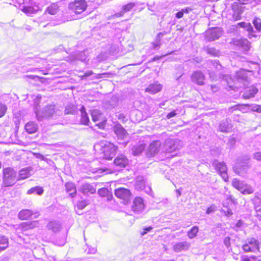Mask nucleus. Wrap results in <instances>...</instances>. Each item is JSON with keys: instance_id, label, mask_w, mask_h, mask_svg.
Wrapping results in <instances>:
<instances>
[{"instance_id": "f257e3e1", "label": "nucleus", "mask_w": 261, "mask_h": 261, "mask_svg": "<svg viewBox=\"0 0 261 261\" xmlns=\"http://www.w3.org/2000/svg\"><path fill=\"white\" fill-rule=\"evenodd\" d=\"M95 148H99L101 154L100 158L106 160H111L116 153L117 147L114 144L107 141H101L99 144L95 146Z\"/></svg>"}, {"instance_id": "f03ea898", "label": "nucleus", "mask_w": 261, "mask_h": 261, "mask_svg": "<svg viewBox=\"0 0 261 261\" xmlns=\"http://www.w3.org/2000/svg\"><path fill=\"white\" fill-rule=\"evenodd\" d=\"M36 117L39 121L44 118H48L56 115H60L61 111L57 109L55 105H47L42 109H35Z\"/></svg>"}, {"instance_id": "7ed1b4c3", "label": "nucleus", "mask_w": 261, "mask_h": 261, "mask_svg": "<svg viewBox=\"0 0 261 261\" xmlns=\"http://www.w3.org/2000/svg\"><path fill=\"white\" fill-rule=\"evenodd\" d=\"M17 173L12 168L8 167L3 170V186L5 187L14 185L17 180Z\"/></svg>"}, {"instance_id": "20e7f679", "label": "nucleus", "mask_w": 261, "mask_h": 261, "mask_svg": "<svg viewBox=\"0 0 261 261\" xmlns=\"http://www.w3.org/2000/svg\"><path fill=\"white\" fill-rule=\"evenodd\" d=\"M232 186L240 191L242 194H250L253 193L254 189L250 185L240 181L237 178H234L232 181Z\"/></svg>"}, {"instance_id": "39448f33", "label": "nucleus", "mask_w": 261, "mask_h": 261, "mask_svg": "<svg viewBox=\"0 0 261 261\" xmlns=\"http://www.w3.org/2000/svg\"><path fill=\"white\" fill-rule=\"evenodd\" d=\"M259 241L253 238H248L243 245L242 248L245 252H254L256 250L259 251Z\"/></svg>"}, {"instance_id": "423d86ee", "label": "nucleus", "mask_w": 261, "mask_h": 261, "mask_svg": "<svg viewBox=\"0 0 261 261\" xmlns=\"http://www.w3.org/2000/svg\"><path fill=\"white\" fill-rule=\"evenodd\" d=\"M249 167V159H246L243 161L238 160L237 163L233 167L234 172L240 175L245 174Z\"/></svg>"}, {"instance_id": "0eeeda50", "label": "nucleus", "mask_w": 261, "mask_h": 261, "mask_svg": "<svg viewBox=\"0 0 261 261\" xmlns=\"http://www.w3.org/2000/svg\"><path fill=\"white\" fill-rule=\"evenodd\" d=\"M212 165L223 180L225 181H227L228 180V176L227 172V168L225 163L224 162H218V160H214Z\"/></svg>"}, {"instance_id": "6e6552de", "label": "nucleus", "mask_w": 261, "mask_h": 261, "mask_svg": "<svg viewBox=\"0 0 261 261\" xmlns=\"http://www.w3.org/2000/svg\"><path fill=\"white\" fill-rule=\"evenodd\" d=\"M180 141L178 139H167L165 140V143L162 149L163 152H172L178 149V145Z\"/></svg>"}, {"instance_id": "1a4fd4ad", "label": "nucleus", "mask_w": 261, "mask_h": 261, "mask_svg": "<svg viewBox=\"0 0 261 261\" xmlns=\"http://www.w3.org/2000/svg\"><path fill=\"white\" fill-rule=\"evenodd\" d=\"M69 7L74 13L81 14L86 9L87 5L85 0H78L70 3Z\"/></svg>"}, {"instance_id": "9d476101", "label": "nucleus", "mask_w": 261, "mask_h": 261, "mask_svg": "<svg viewBox=\"0 0 261 261\" xmlns=\"http://www.w3.org/2000/svg\"><path fill=\"white\" fill-rule=\"evenodd\" d=\"M222 34L221 29L219 28H212L206 31L205 39L208 41H213L219 39Z\"/></svg>"}, {"instance_id": "9b49d317", "label": "nucleus", "mask_w": 261, "mask_h": 261, "mask_svg": "<svg viewBox=\"0 0 261 261\" xmlns=\"http://www.w3.org/2000/svg\"><path fill=\"white\" fill-rule=\"evenodd\" d=\"M115 195L117 197L121 199L125 202H127L130 199L131 194L129 190L123 188H120L115 190Z\"/></svg>"}, {"instance_id": "f8f14e48", "label": "nucleus", "mask_w": 261, "mask_h": 261, "mask_svg": "<svg viewBox=\"0 0 261 261\" xmlns=\"http://www.w3.org/2000/svg\"><path fill=\"white\" fill-rule=\"evenodd\" d=\"M113 130L119 140H124L128 137V135L127 133L122 125L119 124L116 125L114 127Z\"/></svg>"}, {"instance_id": "ddd939ff", "label": "nucleus", "mask_w": 261, "mask_h": 261, "mask_svg": "<svg viewBox=\"0 0 261 261\" xmlns=\"http://www.w3.org/2000/svg\"><path fill=\"white\" fill-rule=\"evenodd\" d=\"M32 216H33L34 218H36L39 216V214L38 212H34L28 209L22 210L18 214V217L21 220L28 219Z\"/></svg>"}, {"instance_id": "4468645a", "label": "nucleus", "mask_w": 261, "mask_h": 261, "mask_svg": "<svg viewBox=\"0 0 261 261\" xmlns=\"http://www.w3.org/2000/svg\"><path fill=\"white\" fill-rule=\"evenodd\" d=\"M192 81L199 85L204 84L205 77L202 72L199 71L194 72L191 76Z\"/></svg>"}, {"instance_id": "2eb2a0df", "label": "nucleus", "mask_w": 261, "mask_h": 261, "mask_svg": "<svg viewBox=\"0 0 261 261\" xmlns=\"http://www.w3.org/2000/svg\"><path fill=\"white\" fill-rule=\"evenodd\" d=\"M132 210L137 213H140L144 208V204L143 200L141 197H136L134 201L132 206Z\"/></svg>"}, {"instance_id": "dca6fc26", "label": "nucleus", "mask_w": 261, "mask_h": 261, "mask_svg": "<svg viewBox=\"0 0 261 261\" xmlns=\"http://www.w3.org/2000/svg\"><path fill=\"white\" fill-rule=\"evenodd\" d=\"M191 246V244L188 242H181L175 244L173 246V249L175 252H180L182 251L188 250Z\"/></svg>"}, {"instance_id": "f3484780", "label": "nucleus", "mask_w": 261, "mask_h": 261, "mask_svg": "<svg viewBox=\"0 0 261 261\" xmlns=\"http://www.w3.org/2000/svg\"><path fill=\"white\" fill-rule=\"evenodd\" d=\"M161 142L160 141H154L150 143L149 146L148 153L151 156H154L158 153L161 147Z\"/></svg>"}, {"instance_id": "a211bd4d", "label": "nucleus", "mask_w": 261, "mask_h": 261, "mask_svg": "<svg viewBox=\"0 0 261 261\" xmlns=\"http://www.w3.org/2000/svg\"><path fill=\"white\" fill-rule=\"evenodd\" d=\"M114 163L116 166L122 168L125 167L128 164V160L125 155L121 154L114 160Z\"/></svg>"}, {"instance_id": "6ab92c4d", "label": "nucleus", "mask_w": 261, "mask_h": 261, "mask_svg": "<svg viewBox=\"0 0 261 261\" xmlns=\"http://www.w3.org/2000/svg\"><path fill=\"white\" fill-rule=\"evenodd\" d=\"M80 191L84 194H92L95 193L96 189L91 184L84 183L81 185Z\"/></svg>"}, {"instance_id": "aec40b11", "label": "nucleus", "mask_w": 261, "mask_h": 261, "mask_svg": "<svg viewBox=\"0 0 261 261\" xmlns=\"http://www.w3.org/2000/svg\"><path fill=\"white\" fill-rule=\"evenodd\" d=\"M231 128L230 120L228 119L222 121L219 125V130L221 132L227 133L231 130Z\"/></svg>"}, {"instance_id": "412c9836", "label": "nucleus", "mask_w": 261, "mask_h": 261, "mask_svg": "<svg viewBox=\"0 0 261 261\" xmlns=\"http://www.w3.org/2000/svg\"><path fill=\"white\" fill-rule=\"evenodd\" d=\"M234 44L242 48L245 51H247L250 49V43L246 39H241L235 41Z\"/></svg>"}, {"instance_id": "4be33fe9", "label": "nucleus", "mask_w": 261, "mask_h": 261, "mask_svg": "<svg viewBox=\"0 0 261 261\" xmlns=\"http://www.w3.org/2000/svg\"><path fill=\"white\" fill-rule=\"evenodd\" d=\"M162 86L158 82H155L153 84H150L148 87L145 89V92H149L150 94H155L162 89Z\"/></svg>"}, {"instance_id": "5701e85b", "label": "nucleus", "mask_w": 261, "mask_h": 261, "mask_svg": "<svg viewBox=\"0 0 261 261\" xmlns=\"http://www.w3.org/2000/svg\"><path fill=\"white\" fill-rule=\"evenodd\" d=\"M21 10L26 14L30 15L37 12L38 10V7L28 5V4L27 5H23L21 7Z\"/></svg>"}, {"instance_id": "b1692460", "label": "nucleus", "mask_w": 261, "mask_h": 261, "mask_svg": "<svg viewBox=\"0 0 261 261\" xmlns=\"http://www.w3.org/2000/svg\"><path fill=\"white\" fill-rule=\"evenodd\" d=\"M65 187L66 192L68 193L71 197H73L75 196L76 194V189L74 184L71 182H68L65 184Z\"/></svg>"}, {"instance_id": "393cba45", "label": "nucleus", "mask_w": 261, "mask_h": 261, "mask_svg": "<svg viewBox=\"0 0 261 261\" xmlns=\"http://www.w3.org/2000/svg\"><path fill=\"white\" fill-rule=\"evenodd\" d=\"M258 89L252 86L249 87L243 94V97L245 99H249L254 96V95L257 93Z\"/></svg>"}, {"instance_id": "a878e982", "label": "nucleus", "mask_w": 261, "mask_h": 261, "mask_svg": "<svg viewBox=\"0 0 261 261\" xmlns=\"http://www.w3.org/2000/svg\"><path fill=\"white\" fill-rule=\"evenodd\" d=\"M31 170V168L28 167L21 169L19 172L18 180L24 179L29 177L31 175L30 173Z\"/></svg>"}, {"instance_id": "bb28decb", "label": "nucleus", "mask_w": 261, "mask_h": 261, "mask_svg": "<svg viewBox=\"0 0 261 261\" xmlns=\"http://www.w3.org/2000/svg\"><path fill=\"white\" fill-rule=\"evenodd\" d=\"M46 226L48 230H50L54 232L59 231L61 227L60 223L57 221L49 222Z\"/></svg>"}, {"instance_id": "cd10ccee", "label": "nucleus", "mask_w": 261, "mask_h": 261, "mask_svg": "<svg viewBox=\"0 0 261 261\" xmlns=\"http://www.w3.org/2000/svg\"><path fill=\"white\" fill-rule=\"evenodd\" d=\"M59 7L56 3H53L48 6L45 11V13H47L50 15H55L59 11Z\"/></svg>"}, {"instance_id": "c85d7f7f", "label": "nucleus", "mask_w": 261, "mask_h": 261, "mask_svg": "<svg viewBox=\"0 0 261 261\" xmlns=\"http://www.w3.org/2000/svg\"><path fill=\"white\" fill-rule=\"evenodd\" d=\"M81 113V123L84 125H88L89 122V119L87 113L86 112L85 107L82 106L80 109Z\"/></svg>"}, {"instance_id": "c756f323", "label": "nucleus", "mask_w": 261, "mask_h": 261, "mask_svg": "<svg viewBox=\"0 0 261 261\" xmlns=\"http://www.w3.org/2000/svg\"><path fill=\"white\" fill-rule=\"evenodd\" d=\"M25 129L29 134H33L35 133L37 129V124L33 122H29L25 125Z\"/></svg>"}, {"instance_id": "7c9ffc66", "label": "nucleus", "mask_w": 261, "mask_h": 261, "mask_svg": "<svg viewBox=\"0 0 261 261\" xmlns=\"http://www.w3.org/2000/svg\"><path fill=\"white\" fill-rule=\"evenodd\" d=\"M145 146L143 144L135 145L132 148L133 153L135 155L140 154L145 149Z\"/></svg>"}, {"instance_id": "2f4dec72", "label": "nucleus", "mask_w": 261, "mask_h": 261, "mask_svg": "<svg viewBox=\"0 0 261 261\" xmlns=\"http://www.w3.org/2000/svg\"><path fill=\"white\" fill-rule=\"evenodd\" d=\"M43 193V189L40 187H35L29 189L28 192V194H37L39 195H41Z\"/></svg>"}, {"instance_id": "473e14b6", "label": "nucleus", "mask_w": 261, "mask_h": 261, "mask_svg": "<svg viewBox=\"0 0 261 261\" xmlns=\"http://www.w3.org/2000/svg\"><path fill=\"white\" fill-rule=\"evenodd\" d=\"M8 239L5 236L0 237V251L6 249L8 246Z\"/></svg>"}, {"instance_id": "72a5a7b5", "label": "nucleus", "mask_w": 261, "mask_h": 261, "mask_svg": "<svg viewBox=\"0 0 261 261\" xmlns=\"http://www.w3.org/2000/svg\"><path fill=\"white\" fill-rule=\"evenodd\" d=\"M77 108L73 104L67 105L65 109V114H74L76 112Z\"/></svg>"}, {"instance_id": "f704fd0d", "label": "nucleus", "mask_w": 261, "mask_h": 261, "mask_svg": "<svg viewBox=\"0 0 261 261\" xmlns=\"http://www.w3.org/2000/svg\"><path fill=\"white\" fill-rule=\"evenodd\" d=\"M145 181L142 177H138L136 184V188L138 190H142L145 188Z\"/></svg>"}, {"instance_id": "c9c22d12", "label": "nucleus", "mask_w": 261, "mask_h": 261, "mask_svg": "<svg viewBox=\"0 0 261 261\" xmlns=\"http://www.w3.org/2000/svg\"><path fill=\"white\" fill-rule=\"evenodd\" d=\"M198 232V227L197 226H193L188 232V236L190 239H193L195 238Z\"/></svg>"}, {"instance_id": "e433bc0d", "label": "nucleus", "mask_w": 261, "mask_h": 261, "mask_svg": "<svg viewBox=\"0 0 261 261\" xmlns=\"http://www.w3.org/2000/svg\"><path fill=\"white\" fill-rule=\"evenodd\" d=\"M87 59V55L85 51H80L76 54L75 60H80L83 62H85Z\"/></svg>"}, {"instance_id": "4c0bfd02", "label": "nucleus", "mask_w": 261, "mask_h": 261, "mask_svg": "<svg viewBox=\"0 0 261 261\" xmlns=\"http://www.w3.org/2000/svg\"><path fill=\"white\" fill-rule=\"evenodd\" d=\"M238 25L241 28L246 29L248 32L253 31V27L250 23L242 22L239 23Z\"/></svg>"}, {"instance_id": "58836bf2", "label": "nucleus", "mask_w": 261, "mask_h": 261, "mask_svg": "<svg viewBox=\"0 0 261 261\" xmlns=\"http://www.w3.org/2000/svg\"><path fill=\"white\" fill-rule=\"evenodd\" d=\"M205 49L207 54L212 56H218L220 55V51L214 47H207Z\"/></svg>"}, {"instance_id": "ea45409f", "label": "nucleus", "mask_w": 261, "mask_h": 261, "mask_svg": "<svg viewBox=\"0 0 261 261\" xmlns=\"http://www.w3.org/2000/svg\"><path fill=\"white\" fill-rule=\"evenodd\" d=\"M91 116L92 120L94 122H97L99 120V117L101 115L98 111L94 110L91 113Z\"/></svg>"}, {"instance_id": "a19ab883", "label": "nucleus", "mask_w": 261, "mask_h": 261, "mask_svg": "<svg viewBox=\"0 0 261 261\" xmlns=\"http://www.w3.org/2000/svg\"><path fill=\"white\" fill-rule=\"evenodd\" d=\"M211 68H215L217 70L219 71L222 69V66L220 65L218 61L214 60L211 62Z\"/></svg>"}, {"instance_id": "79ce46f5", "label": "nucleus", "mask_w": 261, "mask_h": 261, "mask_svg": "<svg viewBox=\"0 0 261 261\" xmlns=\"http://www.w3.org/2000/svg\"><path fill=\"white\" fill-rule=\"evenodd\" d=\"M135 6L134 3H129L124 5L122 8V13H125L129 11Z\"/></svg>"}, {"instance_id": "37998d69", "label": "nucleus", "mask_w": 261, "mask_h": 261, "mask_svg": "<svg viewBox=\"0 0 261 261\" xmlns=\"http://www.w3.org/2000/svg\"><path fill=\"white\" fill-rule=\"evenodd\" d=\"M98 194L101 197H106L109 194V191L105 188L100 189L98 191Z\"/></svg>"}, {"instance_id": "c03bdc74", "label": "nucleus", "mask_w": 261, "mask_h": 261, "mask_svg": "<svg viewBox=\"0 0 261 261\" xmlns=\"http://www.w3.org/2000/svg\"><path fill=\"white\" fill-rule=\"evenodd\" d=\"M241 12L239 10L233 11L232 19L234 21L239 20L241 18Z\"/></svg>"}, {"instance_id": "a18cd8bd", "label": "nucleus", "mask_w": 261, "mask_h": 261, "mask_svg": "<svg viewBox=\"0 0 261 261\" xmlns=\"http://www.w3.org/2000/svg\"><path fill=\"white\" fill-rule=\"evenodd\" d=\"M253 23L258 31H261V20L259 18H255L253 20Z\"/></svg>"}, {"instance_id": "49530a36", "label": "nucleus", "mask_w": 261, "mask_h": 261, "mask_svg": "<svg viewBox=\"0 0 261 261\" xmlns=\"http://www.w3.org/2000/svg\"><path fill=\"white\" fill-rule=\"evenodd\" d=\"M88 204V203L87 201L82 200L77 202V207L80 210H82Z\"/></svg>"}, {"instance_id": "de8ad7c7", "label": "nucleus", "mask_w": 261, "mask_h": 261, "mask_svg": "<svg viewBox=\"0 0 261 261\" xmlns=\"http://www.w3.org/2000/svg\"><path fill=\"white\" fill-rule=\"evenodd\" d=\"M7 109V108L6 106L0 102V118L5 114Z\"/></svg>"}, {"instance_id": "09e8293b", "label": "nucleus", "mask_w": 261, "mask_h": 261, "mask_svg": "<svg viewBox=\"0 0 261 261\" xmlns=\"http://www.w3.org/2000/svg\"><path fill=\"white\" fill-rule=\"evenodd\" d=\"M41 99V97L40 96H37L35 99L34 101V111H35V109H38L39 104L40 103Z\"/></svg>"}, {"instance_id": "8fccbe9b", "label": "nucleus", "mask_w": 261, "mask_h": 261, "mask_svg": "<svg viewBox=\"0 0 261 261\" xmlns=\"http://www.w3.org/2000/svg\"><path fill=\"white\" fill-rule=\"evenodd\" d=\"M237 77L239 79L245 80L247 77V75L244 71H241L237 73Z\"/></svg>"}, {"instance_id": "3c124183", "label": "nucleus", "mask_w": 261, "mask_h": 261, "mask_svg": "<svg viewBox=\"0 0 261 261\" xmlns=\"http://www.w3.org/2000/svg\"><path fill=\"white\" fill-rule=\"evenodd\" d=\"M208 74L210 75V77L212 80L216 81L217 80L216 73H215V72H214V71H209Z\"/></svg>"}, {"instance_id": "603ef678", "label": "nucleus", "mask_w": 261, "mask_h": 261, "mask_svg": "<svg viewBox=\"0 0 261 261\" xmlns=\"http://www.w3.org/2000/svg\"><path fill=\"white\" fill-rule=\"evenodd\" d=\"M17 2L19 4V7L21 9V7L22 6L27 5V4H29L31 2L30 0H17Z\"/></svg>"}, {"instance_id": "864d4df0", "label": "nucleus", "mask_w": 261, "mask_h": 261, "mask_svg": "<svg viewBox=\"0 0 261 261\" xmlns=\"http://www.w3.org/2000/svg\"><path fill=\"white\" fill-rule=\"evenodd\" d=\"M255 211L256 212V217L261 220V207L255 206Z\"/></svg>"}, {"instance_id": "5fc2aeb1", "label": "nucleus", "mask_w": 261, "mask_h": 261, "mask_svg": "<svg viewBox=\"0 0 261 261\" xmlns=\"http://www.w3.org/2000/svg\"><path fill=\"white\" fill-rule=\"evenodd\" d=\"M253 158L261 162V152H256L253 154Z\"/></svg>"}, {"instance_id": "6e6d98bb", "label": "nucleus", "mask_w": 261, "mask_h": 261, "mask_svg": "<svg viewBox=\"0 0 261 261\" xmlns=\"http://www.w3.org/2000/svg\"><path fill=\"white\" fill-rule=\"evenodd\" d=\"M224 244L227 248L230 246V241L229 237H226L224 238Z\"/></svg>"}, {"instance_id": "4d7b16f0", "label": "nucleus", "mask_w": 261, "mask_h": 261, "mask_svg": "<svg viewBox=\"0 0 261 261\" xmlns=\"http://www.w3.org/2000/svg\"><path fill=\"white\" fill-rule=\"evenodd\" d=\"M152 229V227L151 226H149V227H145L143 229V231L142 232H141V234L142 236H144L147 232L150 231Z\"/></svg>"}, {"instance_id": "13d9d810", "label": "nucleus", "mask_w": 261, "mask_h": 261, "mask_svg": "<svg viewBox=\"0 0 261 261\" xmlns=\"http://www.w3.org/2000/svg\"><path fill=\"white\" fill-rule=\"evenodd\" d=\"M176 115V113L175 111L170 112L167 115V118L170 119L171 118L174 117Z\"/></svg>"}, {"instance_id": "bf43d9fd", "label": "nucleus", "mask_w": 261, "mask_h": 261, "mask_svg": "<svg viewBox=\"0 0 261 261\" xmlns=\"http://www.w3.org/2000/svg\"><path fill=\"white\" fill-rule=\"evenodd\" d=\"M93 72L91 70L86 71L84 74L82 76V79L86 78L91 75L93 74Z\"/></svg>"}, {"instance_id": "052dcab7", "label": "nucleus", "mask_w": 261, "mask_h": 261, "mask_svg": "<svg viewBox=\"0 0 261 261\" xmlns=\"http://www.w3.org/2000/svg\"><path fill=\"white\" fill-rule=\"evenodd\" d=\"M97 250L94 247H92L91 248H89L88 250V253L89 254H94L96 253Z\"/></svg>"}, {"instance_id": "680f3d73", "label": "nucleus", "mask_w": 261, "mask_h": 261, "mask_svg": "<svg viewBox=\"0 0 261 261\" xmlns=\"http://www.w3.org/2000/svg\"><path fill=\"white\" fill-rule=\"evenodd\" d=\"M253 110L255 112L261 113V106H255L253 107Z\"/></svg>"}, {"instance_id": "e2e57ef3", "label": "nucleus", "mask_w": 261, "mask_h": 261, "mask_svg": "<svg viewBox=\"0 0 261 261\" xmlns=\"http://www.w3.org/2000/svg\"><path fill=\"white\" fill-rule=\"evenodd\" d=\"M184 15V11L182 10L181 11H179L177 13H176V17L177 18H181Z\"/></svg>"}, {"instance_id": "0e129e2a", "label": "nucleus", "mask_w": 261, "mask_h": 261, "mask_svg": "<svg viewBox=\"0 0 261 261\" xmlns=\"http://www.w3.org/2000/svg\"><path fill=\"white\" fill-rule=\"evenodd\" d=\"M109 73H100V74H98L97 75H96V78L97 79H101V78H104V77H106V75L107 74H108Z\"/></svg>"}, {"instance_id": "69168bd1", "label": "nucleus", "mask_w": 261, "mask_h": 261, "mask_svg": "<svg viewBox=\"0 0 261 261\" xmlns=\"http://www.w3.org/2000/svg\"><path fill=\"white\" fill-rule=\"evenodd\" d=\"M254 31L253 30L252 32H248V37L251 39L252 37H256L257 36L253 34Z\"/></svg>"}, {"instance_id": "338daca9", "label": "nucleus", "mask_w": 261, "mask_h": 261, "mask_svg": "<svg viewBox=\"0 0 261 261\" xmlns=\"http://www.w3.org/2000/svg\"><path fill=\"white\" fill-rule=\"evenodd\" d=\"M223 211L225 213L226 215L230 216L232 214V211L230 209H227V210L226 211H225L224 210H223Z\"/></svg>"}, {"instance_id": "774afa93", "label": "nucleus", "mask_w": 261, "mask_h": 261, "mask_svg": "<svg viewBox=\"0 0 261 261\" xmlns=\"http://www.w3.org/2000/svg\"><path fill=\"white\" fill-rule=\"evenodd\" d=\"M250 258L254 260V261H261V259H258L257 257L255 255H252Z\"/></svg>"}]
</instances>
